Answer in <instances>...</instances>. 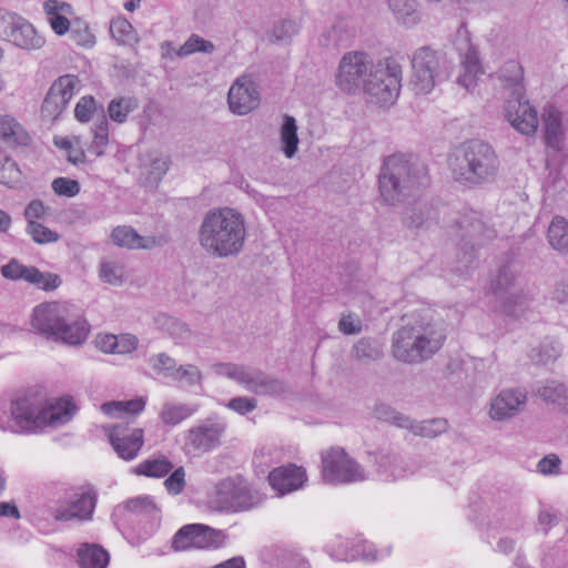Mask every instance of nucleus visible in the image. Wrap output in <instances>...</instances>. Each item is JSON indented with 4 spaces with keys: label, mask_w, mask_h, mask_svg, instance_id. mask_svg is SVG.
Here are the masks:
<instances>
[{
    "label": "nucleus",
    "mask_w": 568,
    "mask_h": 568,
    "mask_svg": "<svg viewBox=\"0 0 568 568\" xmlns=\"http://www.w3.org/2000/svg\"><path fill=\"white\" fill-rule=\"evenodd\" d=\"M246 236L245 220L230 207L210 211L201 225L199 240L202 247L219 257L237 254Z\"/></svg>",
    "instance_id": "obj_1"
},
{
    "label": "nucleus",
    "mask_w": 568,
    "mask_h": 568,
    "mask_svg": "<svg viewBox=\"0 0 568 568\" xmlns=\"http://www.w3.org/2000/svg\"><path fill=\"white\" fill-rule=\"evenodd\" d=\"M31 329L54 342L80 345L89 336L90 327L82 317H73L67 303L52 301L37 305L30 315Z\"/></svg>",
    "instance_id": "obj_2"
},
{
    "label": "nucleus",
    "mask_w": 568,
    "mask_h": 568,
    "mask_svg": "<svg viewBox=\"0 0 568 568\" xmlns=\"http://www.w3.org/2000/svg\"><path fill=\"white\" fill-rule=\"evenodd\" d=\"M146 405L143 397L130 400H112L101 405L103 414L111 418L126 419L102 427L109 443L116 455L123 460L134 459L144 446V430L128 422L140 415Z\"/></svg>",
    "instance_id": "obj_3"
},
{
    "label": "nucleus",
    "mask_w": 568,
    "mask_h": 568,
    "mask_svg": "<svg viewBox=\"0 0 568 568\" xmlns=\"http://www.w3.org/2000/svg\"><path fill=\"white\" fill-rule=\"evenodd\" d=\"M445 336L432 323L418 322L403 326L393 339L394 357L404 363H417L429 358L443 346Z\"/></svg>",
    "instance_id": "obj_4"
},
{
    "label": "nucleus",
    "mask_w": 568,
    "mask_h": 568,
    "mask_svg": "<svg viewBox=\"0 0 568 568\" xmlns=\"http://www.w3.org/2000/svg\"><path fill=\"white\" fill-rule=\"evenodd\" d=\"M450 166L455 180L477 183L495 172L497 156L488 144L470 141L456 151Z\"/></svg>",
    "instance_id": "obj_5"
},
{
    "label": "nucleus",
    "mask_w": 568,
    "mask_h": 568,
    "mask_svg": "<svg viewBox=\"0 0 568 568\" xmlns=\"http://www.w3.org/2000/svg\"><path fill=\"white\" fill-rule=\"evenodd\" d=\"M402 67L394 58L378 61L363 81V91L379 105L393 104L399 95Z\"/></svg>",
    "instance_id": "obj_6"
},
{
    "label": "nucleus",
    "mask_w": 568,
    "mask_h": 568,
    "mask_svg": "<svg viewBox=\"0 0 568 568\" xmlns=\"http://www.w3.org/2000/svg\"><path fill=\"white\" fill-rule=\"evenodd\" d=\"M227 534L204 524L183 525L172 537L171 549L175 552L215 550L225 546Z\"/></svg>",
    "instance_id": "obj_7"
},
{
    "label": "nucleus",
    "mask_w": 568,
    "mask_h": 568,
    "mask_svg": "<svg viewBox=\"0 0 568 568\" xmlns=\"http://www.w3.org/2000/svg\"><path fill=\"white\" fill-rule=\"evenodd\" d=\"M44 392L29 389L11 403V418L21 432L36 433L43 429Z\"/></svg>",
    "instance_id": "obj_8"
},
{
    "label": "nucleus",
    "mask_w": 568,
    "mask_h": 568,
    "mask_svg": "<svg viewBox=\"0 0 568 568\" xmlns=\"http://www.w3.org/2000/svg\"><path fill=\"white\" fill-rule=\"evenodd\" d=\"M412 170L413 164L403 154H394L386 159L379 175L381 195L385 202L398 201L402 184H414L415 175L412 174Z\"/></svg>",
    "instance_id": "obj_9"
},
{
    "label": "nucleus",
    "mask_w": 568,
    "mask_h": 568,
    "mask_svg": "<svg viewBox=\"0 0 568 568\" xmlns=\"http://www.w3.org/2000/svg\"><path fill=\"white\" fill-rule=\"evenodd\" d=\"M323 479L332 484H347L362 480L363 470L342 448H329L322 454Z\"/></svg>",
    "instance_id": "obj_10"
},
{
    "label": "nucleus",
    "mask_w": 568,
    "mask_h": 568,
    "mask_svg": "<svg viewBox=\"0 0 568 568\" xmlns=\"http://www.w3.org/2000/svg\"><path fill=\"white\" fill-rule=\"evenodd\" d=\"M439 67L440 57L434 50L424 47L414 53L409 85L416 95H425L433 91Z\"/></svg>",
    "instance_id": "obj_11"
},
{
    "label": "nucleus",
    "mask_w": 568,
    "mask_h": 568,
    "mask_svg": "<svg viewBox=\"0 0 568 568\" xmlns=\"http://www.w3.org/2000/svg\"><path fill=\"white\" fill-rule=\"evenodd\" d=\"M505 115L510 125L520 134L531 136L539 128L538 112L521 93L507 101Z\"/></svg>",
    "instance_id": "obj_12"
},
{
    "label": "nucleus",
    "mask_w": 568,
    "mask_h": 568,
    "mask_svg": "<svg viewBox=\"0 0 568 568\" xmlns=\"http://www.w3.org/2000/svg\"><path fill=\"white\" fill-rule=\"evenodd\" d=\"M367 57L362 52H349L345 54L339 63L336 83L344 92H354L363 88V81L368 75Z\"/></svg>",
    "instance_id": "obj_13"
},
{
    "label": "nucleus",
    "mask_w": 568,
    "mask_h": 568,
    "mask_svg": "<svg viewBox=\"0 0 568 568\" xmlns=\"http://www.w3.org/2000/svg\"><path fill=\"white\" fill-rule=\"evenodd\" d=\"M97 504L95 493L88 487L79 488L67 506L54 509L53 518L57 521L90 520Z\"/></svg>",
    "instance_id": "obj_14"
},
{
    "label": "nucleus",
    "mask_w": 568,
    "mask_h": 568,
    "mask_svg": "<svg viewBox=\"0 0 568 568\" xmlns=\"http://www.w3.org/2000/svg\"><path fill=\"white\" fill-rule=\"evenodd\" d=\"M3 277L12 281L24 280L28 283L37 285L43 291H53L61 285V278L53 273H43L34 266H26L17 260H11L1 267Z\"/></svg>",
    "instance_id": "obj_15"
},
{
    "label": "nucleus",
    "mask_w": 568,
    "mask_h": 568,
    "mask_svg": "<svg viewBox=\"0 0 568 568\" xmlns=\"http://www.w3.org/2000/svg\"><path fill=\"white\" fill-rule=\"evenodd\" d=\"M229 105L233 113L247 114L260 104V94L253 80L243 75L229 90Z\"/></svg>",
    "instance_id": "obj_16"
},
{
    "label": "nucleus",
    "mask_w": 568,
    "mask_h": 568,
    "mask_svg": "<svg viewBox=\"0 0 568 568\" xmlns=\"http://www.w3.org/2000/svg\"><path fill=\"white\" fill-rule=\"evenodd\" d=\"M220 494L225 507L232 511L252 508L257 499L252 494L247 483L242 478H232L222 483Z\"/></svg>",
    "instance_id": "obj_17"
},
{
    "label": "nucleus",
    "mask_w": 568,
    "mask_h": 568,
    "mask_svg": "<svg viewBox=\"0 0 568 568\" xmlns=\"http://www.w3.org/2000/svg\"><path fill=\"white\" fill-rule=\"evenodd\" d=\"M306 471L294 464L280 466L268 474V484L278 496L300 489L306 481Z\"/></svg>",
    "instance_id": "obj_18"
},
{
    "label": "nucleus",
    "mask_w": 568,
    "mask_h": 568,
    "mask_svg": "<svg viewBox=\"0 0 568 568\" xmlns=\"http://www.w3.org/2000/svg\"><path fill=\"white\" fill-rule=\"evenodd\" d=\"M223 433L224 426L219 423L192 427L185 435V446L193 452H209L220 445Z\"/></svg>",
    "instance_id": "obj_19"
},
{
    "label": "nucleus",
    "mask_w": 568,
    "mask_h": 568,
    "mask_svg": "<svg viewBox=\"0 0 568 568\" xmlns=\"http://www.w3.org/2000/svg\"><path fill=\"white\" fill-rule=\"evenodd\" d=\"M44 420L43 429L45 427L61 426L73 417L77 406L70 397L48 398L44 393Z\"/></svg>",
    "instance_id": "obj_20"
},
{
    "label": "nucleus",
    "mask_w": 568,
    "mask_h": 568,
    "mask_svg": "<svg viewBox=\"0 0 568 568\" xmlns=\"http://www.w3.org/2000/svg\"><path fill=\"white\" fill-rule=\"evenodd\" d=\"M12 28L9 33L10 41L24 50H39L45 44V39L27 20L12 16Z\"/></svg>",
    "instance_id": "obj_21"
},
{
    "label": "nucleus",
    "mask_w": 568,
    "mask_h": 568,
    "mask_svg": "<svg viewBox=\"0 0 568 568\" xmlns=\"http://www.w3.org/2000/svg\"><path fill=\"white\" fill-rule=\"evenodd\" d=\"M527 396L520 390H504L490 404V417L496 420L509 418L526 403Z\"/></svg>",
    "instance_id": "obj_22"
},
{
    "label": "nucleus",
    "mask_w": 568,
    "mask_h": 568,
    "mask_svg": "<svg viewBox=\"0 0 568 568\" xmlns=\"http://www.w3.org/2000/svg\"><path fill=\"white\" fill-rule=\"evenodd\" d=\"M31 142L28 131L13 116L0 114V145L9 149L27 146Z\"/></svg>",
    "instance_id": "obj_23"
},
{
    "label": "nucleus",
    "mask_w": 568,
    "mask_h": 568,
    "mask_svg": "<svg viewBox=\"0 0 568 568\" xmlns=\"http://www.w3.org/2000/svg\"><path fill=\"white\" fill-rule=\"evenodd\" d=\"M80 568H106L110 561L109 552L97 544H82L77 552Z\"/></svg>",
    "instance_id": "obj_24"
},
{
    "label": "nucleus",
    "mask_w": 568,
    "mask_h": 568,
    "mask_svg": "<svg viewBox=\"0 0 568 568\" xmlns=\"http://www.w3.org/2000/svg\"><path fill=\"white\" fill-rule=\"evenodd\" d=\"M545 142L548 146L559 149L564 136L561 113L555 106H549L542 114Z\"/></svg>",
    "instance_id": "obj_25"
},
{
    "label": "nucleus",
    "mask_w": 568,
    "mask_h": 568,
    "mask_svg": "<svg viewBox=\"0 0 568 568\" xmlns=\"http://www.w3.org/2000/svg\"><path fill=\"white\" fill-rule=\"evenodd\" d=\"M173 463L165 455L146 458L133 468V474L151 478L165 477L172 469Z\"/></svg>",
    "instance_id": "obj_26"
},
{
    "label": "nucleus",
    "mask_w": 568,
    "mask_h": 568,
    "mask_svg": "<svg viewBox=\"0 0 568 568\" xmlns=\"http://www.w3.org/2000/svg\"><path fill=\"white\" fill-rule=\"evenodd\" d=\"M463 74L459 77V83L468 91H473L479 78L484 75L478 54L475 50H469L463 61Z\"/></svg>",
    "instance_id": "obj_27"
},
{
    "label": "nucleus",
    "mask_w": 568,
    "mask_h": 568,
    "mask_svg": "<svg viewBox=\"0 0 568 568\" xmlns=\"http://www.w3.org/2000/svg\"><path fill=\"white\" fill-rule=\"evenodd\" d=\"M71 6L57 0H48L44 3V10L48 14L49 23L51 29L58 36L65 34L70 29V21L67 17L61 14L62 11H69Z\"/></svg>",
    "instance_id": "obj_28"
},
{
    "label": "nucleus",
    "mask_w": 568,
    "mask_h": 568,
    "mask_svg": "<svg viewBox=\"0 0 568 568\" xmlns=\"http://www.w3.org/2000/svg\"><path fill=\"white\" fill-rule=\"evenodd\" d=\"M111 236L115 245L128 248H149L154 244L153 240L140 236L130 226L115 227Z\"/></svg>",
    "instance_id": "obj_29"
},
{
    "label": "nucleus",
    "mask_w": 568,
    "mask_h": 568,
    "mask_svg": "<svg viewBox=\"0 0 568 568\" xmlns=\"http://www.w3.org/2000/svg\"><path fill=\"white\" fill-rule=\"evenodd\" d=\"M499 79L505 89L511 90L514 94L521 93L524 69L518 62H507L500 70Z\"/></svg>",
    "instance_id": "obj_30"
},
{
    "label": "nucleus",
    "mask_w": 568,
    "mask_h": 568,
    "mask_svg": "<svg viewBox=\"0 0 568 568\" xmlns=\"http://www.w3.org/2000/svg\"><path fill=\"white\" fill-rule=\"evenodd\" d=\"M54 145L64 150L68 153V160L74 164L83 163L85 161V153L88 152L80 136H54Z\"/></svg>",
    "instance_id": "obj_31"
},
{
    "label": "nucleus",
    "mask_w": 568,
    "mask_h": 568,
    "mask_svg": "<svg viewBox=\"0 0 568 568\" xmlns=\"http://www.w3.org/2000/svg\"><path fill=\"white\" fill-rule=\"evenodd\" d=\"M548 241L559 252H568V222L561 217L552 219L548 227Z\"/></svg>",
    "instance_id": "obj_32"
},
{
    "label": "nucleus",
    "mask_w": 568,
    "mask_h": 568,
    "mask_svg": "<svg viewBox=\"0 0 568 568\" xmlns=\"http://www.w3.org/2000/svg\"><path fill=\"white\" fill-rule=\"evenodd\" d=\"M281 142L286 158H293L297 151L298 136L295 119L291 115L284 116V122L281 128Z\"/></svg>",
    "instance_id": "obj_33"
},
{
    "label": "nucleus",
    "mask_w": 568,
    "mask_h": 568,
    "mask_svg": "<svg viewBox=\"0 0 568 568\" xmlns=\"http://www.w3.org/2000/svg\"><path fill=\"white\" fill-rule=\"evenodd\" d=\"M110 33L114 40L122 44H133L138 41L133 26L123 17L111 20Z\"/></svg>",
    "instance_id": "obj_34"
},
{
    "label": "nucleus",
    "mask_w": 568,
    "mask_h": 568,
    "mask_svg": "<svg viewBox=\"0 0 568 568\" xmlns=\"http://www.w3.org/2000/svg\"><path fill=\"white\" fill-rule=\"evenodd\" d=\"M138 108V102L133 98H116L108 105V114L113 122L123 123L129 114Z\"/></svg>",
    "instance_id": "obj_35"
},
{
    "label": "nucleus",
    "mask_w": 568,
    "mask_h": 568,
    "mask_svg": "<svg viewBox=\"0 0 568 568\" xmlns=\"http://www.w3.org/2000/svg\"><path fill=\"white\" fill-rule=\"evenodd\" d=\"M193 414L185 405L166 403L160 412V419L165 426H176Z\"/></svg>",
    "instance_id": "obj_36"
},
{
    "label": "nucleus",
    "mask_w": 568,
    "mask_h": 568,
    "mask_svg": "<svg viewBox=\"0 0 568 568\" xmlns=\"http://www.w3.org/2000/svg\"><path fill=\"white\" fill-rule=\"evenodd\" d=\"M80 81L78 77L72 74H65L58 78L50 87V91L55 93L57 98L62 100L67 105L72 99L77 87Z\"/></svg>",
    "instance_id": "obj_37"
},
{
    "label": "nucleus",
    "mask_w": 568,
    "mask_h": 568,
    "mask_svg": "<svg viewBox=\"0 0 568 568\" xmlns=\"http://www.w3.org/2000/svg\"><path fill=\"white\" fill-rule=\"evenodd\" d=\"M389 8L404 24H415L419 20L414 0H389Z\"/></svg>",
    "instance_id": "obj_38"
},
{
    "label": "nucleus",
    "mask_w": 568,
    "mask_h": 568,
    "mask_svg": "<svg viewBox=\"0 0 568 568\" xmlns=\"http://www.w3.org/2000/svg\"><path fill=\"white\" fill-rule=\"evenodd\" d=\"M109 144V126L106 120H102L93 130V140L87 146L89 154L101 156Z\"/></svg>",
    "instance_id": "obj_39"
},
{
    "label": "nucleus",
    "mask_w": 568,
    "mask_h": 568,
    "mask_svg": "<svg viewBox=\"0 0 568 568\" xmlns=\"http://www.w3.org/2000/svg\"><path fill=\"white\" fill-rule=\"evenodd\" d=\"M27 233L39 244L53 243L59 240L57 232L38 222L28 223Z\"/></svg>",
    "instance_id": "obj_40"
},
{
    "label": "nucleus",
    "mask_w": 568,
    "mask_h": 568,
    "mask_svg": "<svg viewBox=\"0 0 568 568\" xmlns=\"http://www.w3.org/2000/svg\"><path fill=\"white\" fill-rule=\"evenodd\" d=\"M221 372H225L227 376L236 379L239 383L246 386V388L251 392H257V385L251 374L245 372L242 367L236 365L224 364L220 365Z\"/></svg>",
    "instance_id": "obj_41"
},
{
    "label": "nucleus",
    "mask_w": 568,
    "mask_h": 568,
    "mask_svg": "<svg viewBox=\"0 0 568 568\" xmlns=\"http://www.w3.org/2000/svg\"><path fill=\"white\" fill-rule=\"evenodd\" d=\"M213 44L197 34H192L185 43L179 49L178 54L180 57H186L195 52H211Z\"/></svg>",
    "instance_id": "obj_42"
},
{
    "label": "nucleus",
    "mask_w": 568,
    "mask_h": 568,
    "mask_svg": "<svg viewBox=\"0 0 568 568\" xmlns=\"http://www.w3.org/2000/svg\"><path fill=\"white\" fill-rule=\"evenodd\" d=\"M21 179V171L17 163L6 158L2 163H0V183L7 186H14Z\"/></svg>",
    "instance_id": "obj_43"
},
{
    "label": "nucleus",
    "mask_w": 568,
    "mask_h": 568,
    "mask_svg": "<svg viewBox=\"0 0 568 568\" xmlns=\"http://www.w3.org/2000/svg\"><path fill=\"white\" fill-rule=\"evenodd\" d=\"M67 106L68 105L62 102V100L57 98L55 93L49 90L42 103L41 112L43 116L50 120H55Z\"/></svg>",
    "instance_id": "obj_44"
},
{
    "label": "nucleus",
    "mask_w": 568,
    "mask_h": 568,
    "mask_svg": "<svg viewBox=\"0 0 568 568\" xmlns=\"http://www.w3.org/2000/svg\"><path fill=\"white\" fill-rule=\"evenodd\" d=\"M123 275V266L116 263L103 261L100 265V277L105 283L113 285L120 284L122 282Z\"/></svg>",
    "instance_id": "obj_45"
},
{
    "label": "nucleus",
    "mask_w": 568,
    "mask_h": 568,
    "mask_svg": "<svg viewBox=\"0 0 568 568\" xmlns=\"http://www.w3.org/2000/svg\"><path fill=\"white\" fill-rule=\"evenodd\" d=\"M538 392L546 402L558 403L560 405L566 404V389L560 383L551 382L539 388Z\"/></svg>",
    "instance_id": "obj_46"
},
{
    "label": "nucleus",
    "mask_w": 568,
    "mask_h": 568,
    "mask_svg": "<svg viewBox=\"0 0 568 568\" xmlns=\"http://www.w3.org/2000/svg\"><path fill=\"white\" fill-rule=\"evenodd\" d=\"M97 111V102L93 97H82L75 105L74 115L80 122H89Z\"/></svg>",
    "instance_id": "obj_47"
},
{
    "label": "nucleus",
    "mask_w": 568,
    "mask_h": 568,
    "mask_svg": "<svg viewBox=\"0 0 568 568\" xmlns=\"http://www.w3.org/2000/svg\"><path fill=\"white\" fill-rule=\"evenodd\" d=\"M52 189L58 195L72 197L79 194L80 184L78 181L69 178H57L52 182Z\"/></svg>",
    "instance_id": "obj_48"
},
{
    "label": "nucleus",
    "mask_w": 568,
    "mask_h": 568,
    "mask_svg": "<svg viewBox=\"0 0 568 568\" xmlns=\"http://www.w3.org/2000/svg\"><path fill=\"white\" fill-rule=\"evenodd\" d=\"M164 487L171 495H179L185 487V470L182 466L175 468L164 480Z\"/></svg>",
    "instance_id": "obj_49"
},
{
    "label": "nucleus",
    "mask_w": 568,
    "mask_h": 568,
    "mask_svg": "<svg viewBox=\"0 0 568 568\" xmlns=\"http://www.w3.org/2000/svg\"><path fill=\"white\" fill-rule=\"evenodd\" d=\"M170 161L168 158H155L152 160L148 170V179L151 182H159L169 170Z\"/></svg>",
    "instance_id": "obj_50"
},
{
    "label": "nucleus",
    "mask_w": 568,
    "mask_h": 568,
    "mask_svg": "<svg viewBox=\"0 0 568 568\" xmlns=\"http://www.w3.org/2000/svg\"><path fill=\"white\" fill-rule=\"evenodd\" d=\"M230 409L244 415L246 413H250L254 410L257 406V403L254 398H247V397H235L232 398L227 405Z\"/></svg>",
    "instance_id": "obj_51"
},
{
    "label": "nucleus",
    "mask_w": 568,
    "mask_h": 568,
    "mask_svg": "<svg viewBox=\"0 0 568 568\" xmlns=\"http://www.w3.org/2000/svg\"><path fill=\"white\" fill-rule=\"evenodd\" d=\"M48 207L39 200L31 201L26 211L24 216L28 223L37 222L36 220L42 219L47 214Z\"/></svg>",
    "instance_id": "obj_52"
},
{
    "label": "nucleus",
    "mask_w": 568,
    "mask_h": 568,
    "mask_svg": "<svg viewBox=\"0 0 568 568\" xmlns=\"http://www.w3.org/2000/svg\"><path fill=\"white\" fill-rule=\"evenodd\" d=\"M447 427L446 420L433 419L424 422L420 426V434L427 437H435L438 434L445 432Z\"/></svg>",
    "instance_id": "obj_53"
},
{
    "label": "nucleus",
    "mask_w": 568,
    "mask_h": 568,
    "mask_svg": "<svg viewBox=\"0 0 568 568\" xmlns=\"http://www.w3.org/2000/svg\"><path fill=\"white\" fill-rule=\"evenodd\" d=\"M175 377L176 379L181 381V382H186L189 384H193V383H196L200 381L201 378V373L200 371L197 369L196 366L194 365H186V366H183V367H180L176 372H175Z\"/></svg>",
    "instance_id": "obj_54"
},
{
    "label": "nucleus",
    "mask_w": 568,
    "mask_h": 568,
    "mask_svg": "<svg viewBox=\"0 0 568 568\" xmlns=\"http://www.w3.org/2000/svg\"><path fill=\"white\" fill-rule=\"evenodd\" d=\"M115 354H128L133 352L138 346V339L130 334L118 335Z\"/></svg>",
    "instance_id": "obj_55"
},
{
    "label": "nucleus",
    "mask_w": 568,
    "mask_h": 568,
    "mask_svg": "<svg viewBox=\"0 0 568 568\" xmlns=\"http://www.w3.org/2000/svg\"><path fill=\"white\" fill-rule=\"evenodd\" d=\"M560 459L556 455H549L539 460L537 467L544 475L557 474L559 471Z\"/></svg>",
    "instance_id": "obj_56"
},
{
    "label": "nucleus",
    "mask_w": 568,
    "mask_h": 568,
    "mask_svg": "<svg viewBox=\"0 0 568 568\" xmlns=\"http://www.w3.org/2000/svg\"><path fill=\"white\" fill-rule=\"evenodd\" d=\"M116 341H118V335H113V334L99 335L95 338V345L100 351H102L104 353L115 354L116 343H118Z\"/></svg>",
    "instance_id": "obj_57"
},
{
    "label": "nucleus",
    "mask_w": 568,
    "mask_h": 568,
    "mask_svg": "<svg viewBox=\"0 0 568 568\" xmlns=\"http://www.w3.org/2000/svg\"><path fill=\"white\" fill-rule=\"evenodd\" d=\"M339 329L344 334H356L361 332V322L358 320H354L352 315H345L341 318L338 323Z\"/></svg>",
    "instance_id": "obj_58"
},
{
    "label": "nucleus",
    "mask_w": 568,
    "mask_h": 568,
    "mask_svg": "<svg viewBox=\"0 0 568 568\" xmlns=\"http://www.w3.org/2000/svg\"><path fill=\"white\" fill-rule=\"evenodd\" d=\"M354 352L356 357L363 358V357H372L373 353H376L375 349H373L368 342L366 341H359L355 347Z\"/></svg>",
    "instance_id": "obj_59"
},
{
    "label": "nucleus",
    "mask_w": 568,
    "mask_h": 568,
    "mask_svg": "<svg viewBox=\"0 0 568 568\" xmlns=\"http://www.w3.org/2000/svg\"><path fill=\"white\" fill-rule=\"evenodd\" d=\"M0 516L1 517H13L19 518L20 514L14 504L11 503H0Z\"/></svg>",
    "instance_id": "obj_60"
},
{
    "label": "nucleus",
    "mask_w": 568,
    "mask_h": 568,
    "mask_svg": "<svg viewBox=\"0 0 568 568\" xmlns=\"http://www.w3.org/2000/svg\"><path fill=\"white\" fill-rule=\"evenodd\" d=\"M214 568H245V562L242 558L235 557L216 565Z\"/></svg>",
    "instance_id": "obj_61"
},
{
    "label": "nucleus",
    "mask_w": 568,
    "mask_h": 568,
    "mask_svg": "<svg viewBox=\"0 0 568 568\" xmlns=\"http://www.w3.org/2000/svg\"><path fill=\"white\" fill-rule=\"evenodd\" d=\"M11 224V216L3 210H0V232L7 233L10 230Z\"/></svg>",
    "instance_id": "obj_62"
},
{
    "label": "nucleus",
    "mask_w": 568,
    "mask_h": 568,
    "mask_svg": "<svg viewBox=\"0 0 568 568\" xmlns=\"http://www.w3.org/2000/svg\"><path fill=\"white\" fill-rule=\"evenodd\" d=\"M173 359L164 354H160L158 357H156V363H154V366L155 367H163L165 369H169L173 366Z\"/></svg>",
    "instance_id": "obj_63"
},
{
    "label": "nucleus",
    "mask_w": 568,
    "mask_h": 568,
    "mask_svg": "<svg viewBox=\"0 0 568 568\" xmlns=\"http://www.w3.org/2000/svg\"><path fill=\"white\" fill-rule=\"evenodd\" d=\"M556 520V517L549 513H541L539 515V523L541 525H550Z\"/></svg>",
    "instance_id": "obj_64"
}]
</instances>
